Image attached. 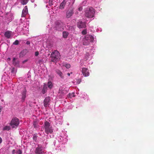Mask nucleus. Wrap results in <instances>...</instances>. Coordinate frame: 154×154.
<instances>
[{
	"mask_svg": "<svg viewBox=\"0 0 154 154\" xmlns=\"http://www.w3.org/2000/svg\"><path fill=\"white\" fill-rule=\"evenodd\" d=\"M54 29L59 31H62L64 29V24L60 20H56L55 22Z\"/></svg>",
	"mask_w": 154,
	"mask_h": 154,
	"instance_id": "obj_1",
	"label": "nucleus"
},
{
	"mask_svg": "<svg viewBox=\"0 0 154 154\" xmlns=\"http://www.w3.org/2000/svg\"><path fill=\"white\" fill-rule=\"evenodd\" d=\"M94 40V37L92 35H87L83 39V44L84 45H88L90 42H93Z\"/></svg>",
	"mask_w": 154,
	"mask_h": 154,
	"instance_id": "obj_2",
	"label": "nucleus"
},
{
	"mask_svg": "<svg viewBox=\"0 0 154 154\" xmlns=\"http://www.w3.org/2000/svg\"><path fill=\"white\" fill-rule=\"evenodd\" d=\"M44 128L45 130V133L48 134H51L53 132V129L51 126L50 125V124L48 122L46 121L43 125Z\"/></svg>",
	"mask_w": 154,
	"mask_h": 154,
	"instance_id": "obj_3",
	"label": "nucleus"
},
{
	"mask_svg": "<svg viewBox=\"0 0 154 154\" xmlns=\"http://www.w3.org/2000/svg\"><path fill=\"white\" fill-rule=\"evenodd\" d=\"M60 54L57 50L53 52L51 54V60L52 62H56L58 61L60 59Z\"/></svg>",
	"mask_w": 154,
	"mask_h": 154,
	"instance_id": "obj_4",
	"label": "nucleus"
},
{
	"mask_svg": "<svg viewBox=\"0 0 154 154\" xmlns=\"http://www.w3.org/2000/svg\"><path fill=\"white\" fill-rule=\"evenodd\" d=\"M95 11L94 9L92 8H90L88 10L86 11L85 16L88 18H92L94 16Z\"/></svg>",
	"mask_w": 154,
	"mask_h": 154,
	"instance_id": "obj_5",
	"label": "nucleus"
},
{
	"mask_svg": "<svg viewBox=\"0 0 154 154\" xmlns=\"http://www.w3.org/2000/svg\"><path fill=\"white\" fill-rule=\"evenodd\" d=\"M19 124V120L17 118L13 119L10 123V125L13 128L17 126Z\"/></svg>",
	"mask_w": 154,
	"mask_h": 154,
	"instance_id": "obj_6",
	"label": "nucleus"
},
{
	"mask_svg": "<svg viewBox=\"0 0 154 154\" xmlns=\"http://www.w3.org/2000/svg\"><path fill=\"white\" fill-rule=\"evenodd\" d=\"M77 26L79 29L85 28L86 27L85 22H82L81 20H79L77 22Z\"/></svg>",
	"mask_w": 154,
	"mask_h": 154,
	"instance_id": "obj_7",
	"label": "nucleus"
},
{
	"mask_svg": "<svg viewBox=\"0 0 154 154\" xmlns=\"http://www.w3.org/2000/svg\"><path fill=\"white\" fill-rule=\"evenodd\" d=\"M35 153L36 154H44L45 152L42 150V146L39 145H38L35 149Z\"/></svg>",
	"mask_w": 154,
	"mask_h": 154,
	"instance_id": "obj_8",
	"label": "nucleus"
},
{
	"mask_svg": "<svg viewBox=\"0 0 154 154\" xmlns=\"http://www.w3.org/2000/svg\"><path fill=\"white\" fill-rule=\"evenodd\" d=\"M74 13V9L72 8H70L69 9L66 13V16L67 18H69L71 17Z\"/></svg>",
	"mask_w": 154,
	"mask_h": 154,
	"instance_id": "obj_9",
	"label": "nucleus"
},
{
	"mask_svg": "<svg viewBox=\"0 0 154 154\" xmlns=\"http://www.w3.org/2000/svg\"><path fill=\"white\" fill-rule=\"evenodd\" d=\"M58 93L61 98H62L63 96L67 93V91L64 88L61 87L59 89Z\"/></svg>",
	"mask_w": 154,
	"mask_h": 154,
	"instance_id": "obj_10",
	"label": "nucleus"
},
{
	"mask_svg": "<svg viewBox=\"0 0 154 154\" xmlns=\"http://www.w3.org/2000/svg\"><path fill=\"white\" fill-rule=\"evenodd\" d=\"M50 101L51 99L50 97H46L43 101L44 106L45 107L49 106Z\"/></svg>",
	"mask_w": 154,
	"mask_h": 154,
	"instance_id": "obj_11",
	"label": "nucleus"
},
{
	"mask_svg": "<svg viewBox=\"0 0 154 154\" xmlns=\"http://www.w3.org/2000/svg\"><path fill=\"white\" fill-rule=\"evenodd\" d=\"M82 72L84 76L85 77L88 76L89 75V72L88 69L86 68H82Z\"/></svg>",
	"mask_w": 154,
	"mask_h": 154,
	"instance_id": "obj_12",
	"label": "nucleus"
},
{
	"mask_svg": "<svg viewBox=\"0 0 154 154\" xmlns=\"http://www.w3.org/2000/svg\"><path fill=\"white\" fill-rule=\"evenodd\" d=\"M28 13V8L27 6H25L23 9V10L21 17H25L26 15Z\"/></svg>",
	"mask_w": 154,
	"mask_h": 154,
	"instance_id": "obj_13",
	"label": "nucleus"
},
{
	"mask_svg": "<svg viewBox=\"0 0 154 154\" xmlns=\"http://www.w3.org/2000/svg\"><path fill=\"white\" fill-rule=\"evenodd\" d=\"M67 2V0H63L60 4V5L59 7V8L61 9H63Z\"/></svg>",
	"mask_w": 154,
	"mask_h": 154,
	"instance_id": "obj_14",
	"label": "nucleus"
},
{
	"mask_svg": "<svg viewBox=\"0 0 154 154\" xmlns=\"http://www.w3.org/2000/svg\"><path fill=\"white\" fill-rule=\"evenodd\" d=\"M26 90L25 88L23 90V92L22 93V100L23 101H24L25 100V99L26 97Z\"/></svg>",
	"mask_w": 154,
	"mask_h": 154,
	"instance_id": "obj_15",
	"label": "nucleus"
},
{
	"mask_svg": "<svg viewBox=\"0 0 154 154\" xmlns=\"http://www.w3.org/2000/svg\"><path fill=\"white\" fill-rule=\"evenodd\" d=\"M56 73L60 76L61 78H64V75L58 69H57L56 70Z\"/></svg>",
	"mask_w": 154,
	"mask_h": 154,
	"instance_id": "obj_16",
	"label": "nucleus"
},
{
	"mask_svg": "<svg viewBox=\"0 0 154 154\" xmlns=\"http://www.w3.org/2000/svg\"><path fill=\"white\" fill-rule=\"evenodd\" d=\"M11 31H8L5 32V37L7 38H10L11 37Z\"/></svg>",
	"mask_w": 154,
	"mask_h": 154,
	"instance_id": "obj_17",
	"label": "nucleus"
},
{
	"mask_svg": "<svg viewBox=\"0 0 154 154\" xmlns=\"http://www.w3.org/2000/svg\"><path fill=\"white\" fill-rule=\"evenodd\" d=\"M68 35V33L66 32H64L63 33V37L64 38H66Z\"/></svg>",
	"mask_w": 154,
	"mask_h": 154,
	"instance_id": "obj_18",
	"label": "nucleus"
},
{
	"mask_svg": "<svg viewBox=\"0 0 154 154\" xmlns=\"http://www.w3.org/2000/svg\"><path fill=\"white\" fill-rule=\"evenodd\" d=\"M29 0H21V3L22 5H26L28 2Z\"/></svg>",
	"mask_w": 154,
	"mask_h": 154,
	"instance_id": "obj_19",
	"label": "nucleus"
},
{
	"mask_svg": "<svg viewBox=\"0 0 154 154\" xmlns=\"http://www.w3.org/2000/svg\"><path fill=\"white\" fill-rule=\"evenodd\" d=\"M47 85L48 87L50 88H51L53 87V85L52 84V83L50 81L48 82L47 83Z\"/></svg>",
	"mask_w": 154,
	"mask_h": 154,
	"instance_id": "obj_20",
	"label": "nucleus"
},
{
	"mask_svg": "<svg viewBox=\"0 0 154 154\" xmlns=\"http://www.w3.org/2000/svg\"><path fill=\"white\" fill-rule=\"evenodd\" d=\"M74 94L73 93H72L71 94L69 93V94L68 95V97L70 98H72V97H74Z\"/></svg>",
	"mask_w": 154,
	"mask_h": 154,
	"instance_id": "obj_21",
	"label": "nucleus"
},
{
	"mask_svg": "<svg viewBox=\"0 0 154 154\" xmlns=\"http://www.w3.org/2000/svg\"><path fill=\"white\" fill-rule=\"evenodd\" d=\"M10 127L9 126H6L3 128V130H8L10 129Z\"/></svg>",
	"mask_w": 154,
	"mask_h": 154,
	"instance_id": "obj_22",
	"label": "nucleus"
},
{
	"mask_svg": "<svg viewBox=\"0 0 154 154\" xmlns=\"http://www.w3.org/2000/svg\"><path fill=\"white\" fill-rule=\"evenodd\" d=\"M33 125L35 128H37L38 127L37 125V123L36 122L34 121L33 122Z\"/></svg>",
	"mask_w": 154,
	"mask_h": 154,
	"instance_id": "obj_23",
	"label": "nucleus"
},
{
	"mask_svg": "<svg viewBox=\"0 0 154 154\" xmlns=\"http://www.w3.org/2000/svg\"><path fill=\"white\" fill-rule=\"evenodd\" d=\"M82 35H85L87 33V31L86 29H84L82 32Z\"/></svg>",
	"mask_w": 154,
	"mask_h": 154,
	"instance_id": "obj_24",
	"label": "nucleus"
},
{
	"mask_svg": "<svg viewBox=\"0 0 154 154\" xmlns=\"http://www.w3.org/2000/svg\"><path fill=\"white\" fill-rule=\"evenodd\" d=\"M22 151L20 149L18 150L16 152L17 154H22Z\"/></svg>",
	"mask_w": 154,
	"mask_h": 154,
	"instance_id": "obj_25",
	"label": "nucleus"
},
{
	"mask_svg": "<svg viewBox=\"0 0 154 154\" xmlns=\"http://www.w3.org/2000/svg\"><path fill=\"white\" fill-rule=\"evenodd\" d=\"M19 41L17 40H16L13 43V44L14 45H18L19 44Z\"/></svg>",
	"mask_w": 154,
	"mask_h": 154,
	"instance_id": "obj_26",
	"label": "nucleus"
},
{
	"mask_svg": "<svg viewBox=\"0 0 154 154\" xmlns=\"http://www.w3.org/2000/svg\"><path fill=\"white\" fill-rule=\"evenodd\" d=\"M37 136H36V135L33 136V139L34 140L36 141V140H37Z\"/></svg>",
	"mask_w": 154,
	"mask_h": 154,
	"instance_id": "obj_27",
	"label": "nucleus"
},
{
	"mask_svg": "<svg viewBox=\"0 0 154 154\" xmlns=\"http://www.w3.org/2000/svg\"><path fill=\"white\" fill-rule=\"evenodd\" d=\"M16 60V58H14L13 60V63L14 64L16 65V63H15V60Z\"/></svg>",
	"mask_w": 154,
	"mask_h": 154,
	"instance_id": "obj_28",
	"label": "nucleus"
},
{
	"mask_svg": "<svg viewBox=\"0 0 154 154\" xmlns=\"http://www.w3.org/2000/svg\"><path fill=\"white\" fill-rule=\"evenodd\" d=\"M65 66L67 68H69L70 67V65L69 64H66Z\"/></svg>",
	"mask_w": 154,
	"mask_h": 154,
	"instance_id": "obj_29",
	"label": "nucleus"
},
{
	"mask_svg": "<svg viewBox=\"0 0 154 154\" xmlns=\"http://www.w3.org/2000/svg\"><path fill=\"white\" fill-rule=\"evenodd\" d=\"M82 9L83 8L82 7H80L78 8V10L80 11H81Z\"/></svg>",
	"mask_w": 154,
	"mask_h": 154,
	"instance_id": "obj_30",
	"label": "nucleus"
},
{
	"mask_svg": "<svg viewBox=\"0 0 154 154\" xmlns=\"http://www.w3.org/2000/svg\"><path fill=\"white\" fill-rule=\"evenodd\" d=\"M39 53L38 51H36L35 53V55L36 56H37L38 55Z\"/></svg>",
	"mask_w": 154,
	"mask_h": 154,
	"instance_id": "obj_31",
	"label": "nucleus"
},
{
	"mask_svg": "<svg viewBox=\"0 0 154 154\" xmlns=\"http://www.w3.org/2000/svg\"><path fill=\"white\" fill-rule=\"evenodd\" d=\"M26 44L27 45H29L30 44V42L29 41H27Z\"/></svg>",
	"mask_w": 154,
	"mask_h": 154,
	"instance_id": "obj_32",
	"label": "nucleus"
},
{
	"mask_svg": "<svg viewBox=\"0 0 154 154\" xmlns=\"http://www.w3.org/2000/svg\"><path fill=\"white\" fill-rule=\"evenodd\" d=\"M27 61V60H25L24 61H23V63H24L25 62H26Z\"/></svg>",
	"mask_w": 154,
	"mask_h": 154,
	"instance_id": "obj_33",
	"label": "nucleus"
},
{
	"mask_svg": "<svg viewBox=\"0 0 154 154\" xmlns=\"http://www.w3.org/2000/svg\"><path fill=\"white\" fill-rule=\"evenodd\" d=\"M67 74L69 76L70 75V73H68Z\"/></svg>",
	"mask_w": 154,
	"mask_h": 154,
	"instance_id": "obj_34",
	"label": "nucleus"
},
{
	"mask_svg": "<svg viewBox=\"0 0 154 154\" xmlns=\"http://www.w3.org/2000/svg\"><path fill=\"white\" fill-rule=\"evenodd\" d=\"M22 54V52H21L20 53V54Z\"/></svg>",
	"mask_w": 154,
	"mask_h": 154,
	"instance_id": "obj_35",
	"label": "nucleus"
},
{
	"mask_svg": "<svg viewBox=\"0 0 154 154\" xmlns=\"http://www.w3.org/2000/svg\"><path fill=\"white\" fill-rule=\"evenodd\" d=\"M8 60H10V58H8Z\"/></svg>",
	"mask_w": 154,
	"mask_h": 154,
	"instance_id": "obj_36",
	"label": "nucleus"
},
{
	"mask_svg": "<svg viewBox=\"0 0 154 154\" xmlns=\"http://www.w3.org/2000/svg\"><path fill=\"white\" fill-rule=\"evenodd\" d=\"M14 150H14H14H13V151H14Z\"/></svg>",
	"mask_w": 154,
	"mask_h": 154,
	"instance_id": "obj_37",
	"label": "nucleus"
}]
</instances>
